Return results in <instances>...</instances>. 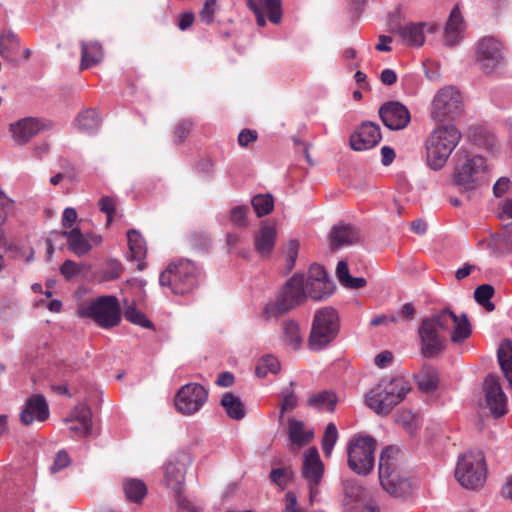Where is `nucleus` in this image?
Segmentation results:
<instances>
[{
	"label": "nucleus",
	"mask_w": 512,
	"mask_h": 512,
	"mask_svg": "<svg viewBox=\"0 0 512 512\" xmlns=\"http://www.w3.org/2000/svg\"><path fill=\"white\" fill-rule=\"evenodd\" d=\"M453 325L451 341L460 344L470 337L471 324L466 314L456 315L449 309H443L430 318L422 320L418 334L421 341V353L424 357L433 358L446 349V338L440 330L446 331Z\"/></svg>",
	"instance_id": "nucleus-1"
},
{
	"label": "nucleus",
	"mask_w": 512,
	"mask_h": 512,
	"mask_svg": "<svg viewBox=\"0 0 512 512\" xmlns=\"http://www.w3.org/2000/svg\"><path fill=\"white\" fill-rule=\"evenodd\" d=\"M411 390L409 381L403 376L382 379L366 396L369 408L377 414L386 415L399 404Z\"/></svg>",
	"instance_id": "nucleus-2"
},
{
	"label": "nucleus",
	"mask_w": 512,
	"mask_h": 512,
	"mask_svg": "<svg viewBox=\"0 0 512 512\" xmlns=\"http://www.w3.org/2000/svg\"><path fill=\"white\" fill-rule=\"evenodd\" d=\"M461 138V132L454 125H442L434 129L426 141L428 165L433 170L441 169Z\"/></svg>",
	"instance_id": "nucleus-3"
},
{
	"label": "nucleus",
	"mask_w": 512,
	"mask_h": 512,
	"mask_svg": "<svg viewBox=\"0 0 512 512\" xmlns=\"http://www.w3.org/2000/svg\"><path fill=\"white\" fill-rule=\"evenodd\" d=\"M340 332V317L330 306L316 310L308 337V347L312 351L327 348L337 338Z\"/></svg>",
	"instance_id": "nucleus-4"
},
{
	"label": "nucleus",
	"mask_w": 512,
	"mask_h": 512,
	"mask_svg": "<svg viewBox=\"0 0 512 512\" xmlns=\"http://www.w3.org/2000/svg\"><path fill=\"white\" fill-rule=\"evenodd\" d=\"M307 299L305 288V276L300 273L294 274L279 290L274 303L267 304L262 311L266 319L277 317L286 313Z\"/></svg>",
	"instance_id": "nucleus-5"
},
{
	"label": "nucleus",
	"mask_w": 512,
	"mask_h": 512,
	"mask_svg": "<svg viewBox=\"0 0 512 512\" xmlns=\"http://www.w3.org/2000/svg\"><path fill=\"white\" fill-rule=\"evenodd\" d=\"M400 450L394 446H387L382 450L379 458L380 484L390 495L400 497L409 489V483L399 468Z\"/></svg>",
	"instance_id": "nucleus-6"
},
{
	"label": "nucleus",
	"mask_w": 512,
	"mask_h": 512,
	"mask_svg": "<svg viewBox=\"0 0 512 512\" xmlns=\"http://www.w3.org/2000/svg\"><path fill=\"white\" fill-rule=\"evenodd\" d=\"M199 275L200 271L192 261L180 259L160 274L159 283L168 285L174 294L184 295L197 286Z\"/></svg>",
	"instance_id": "nucleus-7"
},
{
	"label": "nucleus",
	"mask_w": 512,
	"mask_h": 512,
	"mask_svg": "<svg viewBox=\"0 0 512 512\" xmlns=\"http://www.w3.org/2000/svg\"><path fill=\"white\" fill-rule=\"evenodd\" d=\"M81 318L93 320L103 329L113 328L121 322V309L116 296L106 295L81 304L78 308Z\"/></svg>",
	"instance_id": "nucleus-8"
},
{
	"label": "nucleus",
	"mask_w": 512,
	"mask_h": 512,
	"mask_svg": "<svg viewBox=\"0 0 512 512\" xmlns=\"http://www.w3.org/2000/svg\"><path fill=\"white\" fill-rule=\"evenodd\" d=\"M376 440L369 435L351 438L347 444L348 467L358 475H368L374 468Z\"/></svg>",
	"instance_id": "nucleus-9"
},
{
	"label": "nucleus",
	"mask_w": 512,
	"mask_h": 512,
	"mask_svg": "<svg viewBox=\"0 0 512 512\" xmlns=\"http://www.w3.org/2000/svg\"><path fill=\"white\" fill-rule=\"evenodd\" d=\"M486 474L482 452H467L458 458L455 477L462 487L471 490L481 488L485 483Z\"/></svg>",
	"instance_id": "nucleus-10"
},
{
	"label": "nucleus",
	"mask_w": 512,
	"mask_h": 512,
	"mask_svg": "<svg viewBox=\"0 0 512 512\" xmlns=\"http://www.w3.org/2000/svg\"><path fill=\"white\" fill-rule=\"evenodd\" d=\"M463 111L462 96L455 87L445 86L434 95L430 106V116L434 121L454 120Z\"/></svg>",
	"instance_id": "nucleus-11"
},
{
	"label": "nucleus",
	"mask_w": 512,
	"mask_h": 512,
	"mask_svg": "<svg viewBox=\"0 0 512 512\" xmlns=\"http://www.w3.org/2000/svg\"><path fill=\"white\" fill-rule=\"evenodd\" d=\"M487 164L481 156L468 157L460 164L454 174V185L461 191L472 192L486 182Z\"/></svg>",
	"instance_id": "nucleus-12"
},
{
	"label": "nucleus",
	"mask_w": 512,
	"mask_h": 512,
	"mask_svg": "<svg viewBox=\"0 0 512 512\" xmlns=\"http://www.w3.org/2000/svg\"><path fill=\"white\" fill-rule=\"evenodd\" d=\"M503 49V45L494 37H484L476 44V62L483 71L491 73L504 64Z\"/></svg>",
	"instance_id": "nucleus-13"
},
{
	"label": "nucleus",
	"mask_w": 512,
	"mask_h": 512,
	"mask_svg": "<svg viewBox=\"0 0 512 512\" xmlns=\"http://www.w3.org/2000/svg\"><path fill=\"white\" fill-rule=\"evenodd\" d=\"M208 391L200 384L189 383L181 387L175 398L178 411L185 415L198 412L206 403Z\"/></svg>",
	"instance_id": "nucleus-14"
},
{
	"label": "nucleus",
	"mask_w": 512,
	"mask_h": 512,
	"mask_svg": "<svg viewBox=\"0 0 512 512\" xmlns=\"http://www.w3.org/2000/svg\"><path fill=\"white\" fill-rule=\"evenodd\" d=\"M485 403L494 418H500L508 412V399L500 384L499 377L494 374L486 376L483 382Z\"/></svg>",
	"instance_id": "nucleus-15"
},
{
	"label": "nucleus",
	"mask_w": 512,
	"mask_h": 512,
	"mask_svg": "<svg viewBox=\"0 0 512 512\" xmlns=\"http://www.w3.org/2000/svg\"><path fill=\"white\" fill-rule=\"evenodd\" d=\"M324 473V465L319 457L318 450L315 447L308 448L304 453L302 474L309 486L310 500L318 494V485L320 484Z\"/></svg>",
	"instance_id": "nucleus-16"
},
{
	"label": "nucleus",
	"mask_w": 512,
	"mask_h": 512,
	"mask_svg": "<svg viewBox=\"0 0 512 512\" xmlns=\"http://www.w3.org/2000/svg\"><path fill=\"white\" fill-rule=\"evenodd\" d=\"M379 116L383 124L390 130H401L410 123L411 115L408 108L398 101H388L379 108Z\"/></svg>",
	"instance_id": "nucleus-17"
},
{
	"label": "nucleus",
	"mask_w": 512,
	"mask_h": 512,
	"mask_svg": "<svg viewBox=\"0 0 512 512\" xmlns=\"http://www.w3.org/2000/svg\"><path fill=\"white\" fill-rule=\"evenodd\" d=\"M381 139L380 126L365 121L350 136V146L355 151H365L375 147Z\"/></svg>",
	"instance_id": "nucleus-18"
},
{
	"label": "nucleus",
	"mask_w": 512,
	"mask_h": 512,
	"mask_svg": "<svg viewBox=\"0 0 512 512\" xmlns=\"http://www.w3.org/2000/svg\"><path fill=\"white\" fill-rule=\"evenodd\" d=\"M187 460L188 456L181 454L169 459L165 466L164 482L165 485L173 491V493H178L179 490H184Z\"/></svg>",
	"instance_id": "nucleus-19"
},
{
	"label": "nucleus",
	"mask_w": 512,
	"mask_h": 512,
	"mask_svg": "<svg viewBox=\"0 0 512 512\" xmlns=\"http://www.w3.org/2000/svg\"><path fill=\"white\" fill-rule=\"evenodd\" d=\"M42 120L34 117H26L9 125V132L16 145H25L41 130L45 128Z\"/></svg>",
	"instance_id": "nucleus-20"
},
{
	"label": "nucleus",
	"mask_w": 512,
	"mask_h": 512,
	"mask_svg": "<svg viewBox=\"0 0 512 512\" xmlns=\"http://www.w3.org/2000/svg\"><path fill=\"white\" fill-rule=\"evenodd\" d=\"M49 414L45 397L41 394H33L26 399L20 413V420L24 425H30L34 421L43 422L47 420Z\"/></svg>",
	"instance_id": "nucleus-21"
},
{
	"label": "nucleus",
	"mask_w": 512,
	"mask_h": 512,
	"mask_svg": "<svg viewBox=\"0 0 512 512\" xmlns=\"http://www.w3.org/2000/svg\"><path fill=\"white\" fill-rule=\"evenodd\" d=\"M248 7L253 11L257 25H266V14L274 24H279L282 18L281 0H247Z\"/></svg>",
	"instance_id": "nucleus-22"
},
{
	"label": "nucleus",
	"mask_w": 512,
	"mask_h": 512,
	"mask_svg": "<svg viewBox=\"0 0 512 512\" xmlns=\"http://www.w3.org/2000/svg\"><path fill=\"white\" fill-rule=\"evenodd\" d=\"M435 28L434 24L419 22L398 26L394 31L400 36L404 44L411 47H420L425 42L426 32L432 33Z\"/></svg>",
	"instance_id": "nucleus-23"
},
{
	"label": "nucleus",
	"mask_w": 512,
	"mask_h": 512,
	"mask_svg": "<svg viewBox=\"0 0 512 512\" xmlns=\"http://www.w3.org/2000/svg\"><path fill=\"white\" fill-rule=\"evenodd\" d=\"M56 237L66 238L68 248L78 257L86 255L91 249L90 240L100 242L101 237L92 234L84 235L79 228H73L70 231L54 232Z\"/></svg>",
	"instance_id": "nucleus-24"
},
{
	"label": "nucleus",
	"mask_w": 512,
	"mask_h": 512,
	"mask_svg": "<svg viewBox=\"0 0 512 512\" xmlns=\"http://www.w3.org/2000/svg\"><path fill=\"white\" fill-rule=\"evenodd\" d=\"M465 24L463 16L457 6H455L449 15L445 30H444V44L446 46H456L463 39Z\"/></svg>",
	"instance_id": "nucleus-25"
},
{
	"label": "nucleus",
	"mask_w": 512,
	"mask_h": 512,
	"mask_svg": "<svg viewBox=\"0 0 512 512\" xmlns=\"http://www.w3.org/2000/svg\"><path fill=\"white\" fill-rule=\"evenodd\" d=\"M360 235L358 230L349 224H338L333 226L329 233L330 247L332 250L339 249L342 246L352 245L358 242Z\"/></svg>",
	"instance_id": "nucleus-26"
},
{
	"label": "nucleus",
	"mask_w": 512,
	"mask_h": 512,
	"mask_svg": "<svg viewBox=\"0 0 512 512\" xmlns=\"http://www.w3.org/2000/svg\"><path fill=\"white\" fill-rule=\"evenodd\" d=\"M130 260L136 261L137 269L143 270L146 267L144 259L147 253L146 241L139 231L131 229L127 232Z\"/></svg>",
	"instance_id": "nucleus-27"
},
{
	"label": "nucleus",
	"mask_w": 512,
	"mask_h": 512,
	"mask_svg": "<svg viewBox=\"0 0 512 512\" xmlns=\"http://www.w3.org/2000/svg\"><path fill=\"white\" fill-rule=\"evenodd\" d=\"M20 52V40L11 30H5L0 34V55L11 63H17Z\"/></svg>",
	"instance_id": "nucleus-28"
},
{
	"label": "nucleus",
	"mask_w": 512,
	"mask_h": 512,
	"mask_svg": "<svg viewBox=\"0 0 512 512\" xmlns=\"http://www.w3.org/2000/svg\"><path fill=\"white\" fill-rule=\"evenodd\" d=\"M497 360L501 372L508 382V388L512 392V341L504 339L497 349Z\"/></svg>",
	"instance_id": "nucleus-29"
},
{
	"label": "nucleus",
	"mask_w": 512,
	"mask_h": 512,
	"mask_svg": "<svg viewBox=\"0 0 512 512\" xmlns=\"http://www.w3.org/2000/svg\"><path fill=\"white\" fill-rule=\"evenodd\" d=\"M81 47V64L82 70L88 69L100 63L104 57L103 48L100 43L96 41L80 42Z\"/></svg>",
	"instance_id": "nucleus-30"
},
{
	"label": "nucleus",
	"mask_w": 512,
	"mask_h": 512,
	"mask_svg": "<svg viewBox=\"0 0 512 512\" xmlns=\"http://www.w3.org/2000/svg\"><path fill=\"white\" fill-rule=\"evenodd\" d=\"M276 230L273 226H262L255 236V249L262 256H268L274 248Z\"/></svg>",
	"instance_id": "nucleus-31"
},
{
	"label": "nucleus",
	"mask_w": 512,
	"mask_h": 512,
	"mask_svg": "<svg viewBox=\"0 0 512 512\" xmlns=\"http://www.w3.org/2000/svg\"><path fill=\"white\" fill-rule=\"evenodd\" d=\"M337 401L336 394L328 390L314 393L307 400L310 407L329 412L334 411Z\"/></svg>",
	"instance_id": "nucleus-32"
},
{
	"label": "nucleus",
	"mask_w": 512,
	"mask_h": 512,
	"mask_svg": "<svg viewBox=\"0 0 512 512\" xmlns=\"http://www.w3.org/2000/svg\"><path fill=\"white\" fill-rule=\"evenodd\" d=\"M420 390L424 392H433L438 387V373L436 369L429 365H424L415 376Z\"/></svg>",
	"instance_id": "nucleus-33"
},
{
	"label": "nucleus",
	"mask_w": 512,
	"mask_h": 512,
	"mask_svg": "<svg viewBox=\"0 0 512 512\" xmlns=\"http://www.w3.org/2000/svg\"><path fill=\"white\" fill-rule=\"evenodd\" d=\"M282 339L292 349H298L303 343V336L299 324L294 320H286L282 323Z\"/></svg>",
	"instance_id": "nucleus-34"
},
{
	"label": "nucleus",
	"mask_w": 512,
	"mask_h": 512,
	"mask_svg": "<svg viewBox=\"0 0 512 512\" xmlns=\"http://www.w3.org/2000/svg\"><path fill=\"white\" fill-rule=\"evenodd\" d=\"M221 406L227 415L234 420H241L245 416V409L239 397L231 392H226L221 399Z\"/></svg>",
	"instance_id": "nucleus-35"
},
{
	"label": "nucleus",
	"mask_w": 512,
	"mask_h": 512,
	"mask_svg": "<svg viewBox=\"0 0 512 512\" xmlns=\"http://www.w3.org/2000/svg\"><path fill=\"white\" fill-rule=\"evenodd\" d=\"M307 297L314 300H322L329 297L335 288L332 280L312 281L305 284Z\"/></svg>",
	"instance_id": "nucleus-36"
},
{
	"label": "nucleus",
	"mask_w": 512,
	"mask_h": 512,
	"mask_svg": "<svg viewBox=\"0 0 512 512\" xmlns=\"http://www.w3.org/2000/svg\"><path fill=\"white\" fill-rule=\"evenodd\" d=\"M289 439L293 444L298 446H304L309 443L313 433L304 430V424L302 421L290 418L288 427Z\"/></svg>",
	"instance_id": "nucleus-37"
},
{
	"label": "nucleus",
	"mask_w": 512,
	"mask_h": 512,
	"mask_svg": "<svg viewBox=\"0 0 512 512\" xmlns=\"http://www.w3.org/2000/svg\"><path fill=\"white\" fill-rule=\"evenodd\" d=\"M75 123L81 131L92 133L99 128L100 119L96 110L86 109L77 116Z\"/></svg>",
	"instance_id": "nucleus-38"
},
{
	"label": "nucleus",
	"mask_w": 512,
	"mask_h": 512,
	"mask_svg": "<svg viewBox=\"0 0 512 512\" xmlns=\"http://www.w3.org/2000/svg\"><path fill=\"white\" fill-rule=\"evenodd\" d=\"M66 423L78 422L82 424V430H87L92 426V413L91 409L85 404H79L70 412L69 416L65 419Z\"/></svg>",
	"instance_id": "nucleus-39"
},
{
	"label": "nucleus",
	"mask_w": 512,
	"mask_h": 512,
	"mask_svg": "<svg viewBox=\"0 0 512 512\" xmlns=\"http://www.w3.org/2000/svg\"><path fill=\"white\" fill-rule=\"evenodd\" d=\"M124 492L128 500L139 503L147 494V488L143 481L130 479L124 483Z\"/></svg>",
	"instance_id": "nucleus-40"
},
{
	"label": "nucleus",
	"mask_w": 512,
	"mask_h": 512,
	"mask_svg": "<svg viewBox=\"0 0 512 512\" xmlns=\"http://www.w3.org/2000/svg\"><path fill=\"white\" fill-rule=\"evenodd\" d=\"M280 370L278 359L272 355L263 356L257 363L255 373L258 377L264 378L269 373L276 374Z\"/></svg>",
	"instance_id": "nucleus-41"
},
{
	"label": "nucleus",
	"mask_w": 512,
	"mask_h": 512,
	"mask_svg": "<svg viewBox=\"0 0 512 512\" xmlns=\"http://www.w3.org/2000/svg\"><path fill=\"white\" fill-rule=\"evenodd\" d=\"M493 295L494 288L490 284H482L474 291L475 301L489 312L495 309V305L490 301Z\"/></svg>",
	"instance_id": "nucleus-42"
},
{
	"label": "nucleus",
	"mask_w": 512,
	"mask_h": 512,
	"mask_svg": "<svg viewBox=\"0 0 512 512\" xmlns=\"http://www.w3.org/2000/svg\"><path fill=\"white\" fill-rule=\"evenodd\" d=\"M124 317L127 321L143 328H153V323L146 315L138 310L134 304L127 305L124 310Z\"/></svg>",
	"instance_id": "nucleus-43"
},
{
	"label": "nucleus",
	"mask_w": 512,
	"mask_h": 512,
	"mask_svg": "<svg viewBox=\"0 0 512 512\" xmlns=\"http://www.w3.org/2000/svg\"><path fill=\"white\" fill-rule=\"evenodd\" d=\"M495 246L503 253L512 251V223L503 227L501 233L492 236Z\"/></svg>",
	"instance_id": "nucleus-44"
},
{
	"label": "nucleus",
	"mask_w": 512,
	"mask_h": 512,
	"mask_svg": "<svg viewBox=\"0 0 512 512\" xmlns=\"http://www.w3.org/2000/svg\"><path fill=\"white\" fill-rule=\"evenodd\" d=\"M251 204L257 216L263 217L272 211L274 201L270 194H259L252 198Z\"/></svg>",
	"instance_id": "nucleus-45"
},
{
	"label": "nucleus",
	"mask_w": 512,
	"mask_h": 512,
	"mask_svg": "<svg viewBox=\"0 0 512 512\" xmlns=\"http://www.w3.org/2000/svg\"><path fill=\"white\" fill-rule=\"evenodd\" d=\"M338 440V431L334 423H329L324 431L322 439V450L326 457H329L333 451L334 445Z\"/></svg>",
	"instance_id": "nucleus-46"
},
{
	"label": "nucleus",
	"mask_w": 512,
	"mask_h": 512,
	"mask_svg": "<svg viewBox=\"0 0 512 512\" xmlns=\"http://www.w3.org/2000/svg\"><path fill=\"white\" fill-rule=\"evenodd\" d=\"M343 492L346 498L351 501H358L364 493L363 487L355 479H346L343 481Z\"/></svg>",
	"instance_id": "nucleus-47"
},
{
	"label": "nucleus",
	"mask_w": 512,
	"mask_h": 512,
	"mask_svg": "<svg viewBox=\"0 0 512 512\" xmlns=\"http://www.w3.org/2000/svg\"><path fill=\"white\" fill-rule=\"evenodd\" d=\"M396 423L403 427L409 434L415 433L417 423L414 414L410 411H402L396 418Z\"/></svg>",
	"instance_id": "nucleus-48"
},
{
	"label": "nucleus",
	"mask_w": 512,
	"mask_h": 512,
	"mask_svg": "<svg viewBox=\"0 0 512 512\" xmlns=\"http://www.w3.org/2000/svg\"><path fill=\"white\" fill-rule=\"evenodd\" d=\"M184 490L174 493V498L179 509L187 512H200V507L183 494Z\"/></svg>",
	"instance_id": "nucleus-49"
},
{
	"label": "nucleus",
	"mask_w": 512,
	"mask_h": 512,
	"mask_svg": "<svg viewBox=\"0 0 512 512\" xmlns=\"http://www.w3.org/2000/svg\"><path fill=\"white\" fill-rule=\"evenodd\" d=\"M299 243L296 240H290L285 248V262L287 270H291L296 262L298 255Z\"/></svg>",
	"instance_id": "nucleus-50"
},
{
	"label": "nucleus",
	"mask_w": 512,
	"mask_h": 512,
	"mask_svg": "<svg viewBox=\"0 0 512 512\" xmlns=\"http://www.w3.org/2000/svg\"><path fill=\"white\" fill-rule=\"evenodd\" d=\"M297 404L298 399L292 391L283 392V401L281 403L279 421L282 422L284 413L292 411L294 408H296Z\"/></svg>",
	"instance_id": "nucleus-51"
},
{
	"label": "nucleus",
	"mask_w": 512,
	"mask_h": 512,
	"mask_svg": "<svg viewBox=\"0 0 512 512\" xmlns=\"http://www.w3.org/2000/svg\"><path fill=\"white\" fill-rule=\"evenodd\" d=\"M217 11V0H206L200 12L201 21L205 24H211Z\"/></svg>",
	"instance_id": "nucleus-52"
},
{
	"label": "nucleus",
	"mask_w": 512,
	"mask_h": 512,
	"mask_svg": "<svg viewBox=\"0 0 512 512\" xmlns=\"http://www.w3.org/2000/svg\"><path fill=\"white\" fill-rule=\"evenodd\" d=\"M123 272V267L120 262L113 260L107 264V268L102 274V280L111 281L118 279Z\"/></svg>",
	"instance_id": "nucleus-53"
},
{
	"label": "nucleus",
	"mask_w": 512,
	"mask_h": 512,
	"mask_svg": "<svg viewBox=\"0 0 512 512\" xmlns=\"http://www.w3.org/2000/svg\"><path fill=\"white\" fill-rule=\"evenodd\" d=\"M98 204L100 210L107 216V226L110 225L113 220L116 207L115 199L112 197L104 196L99 200Z\"/></svg>",
	"instance_id": "nucleus-54"
},
{
	"label": "nucleus",
	"mask_w": 512,
	"mask_h": 512,
	"mask_svg": "<svg viewBox=\"0 0 512 512\" xmlns=\"http://www.w3.org/2000/svg\"><path fill=\"white\" fill-rule=\"evenodd\" d=\"M329 279L325 268L319 264H313L310 266L308 275L305 277V284L312 281H323Z\"/></svg>",
	"instance_id": "nucleus-55"
},
{
	"label": "nucleus",
	"mask_w": 512,
	"mask_h": 512,
	"mask_svg": "<svg viewBox=\"0 0 512 512\" xmlns=\"http://www.w3.org/2000/svg\"><path fill=\"white\" fill-rule=\"evenodd\" d=\"M270 480L277 486L284 488L290 478L289 472L283 468H276L270 472Z\"/></svg>",
	"instance_id": "nucleus-56"
},
{
	"label": "nucleus",
	"mask_w": 512,
	"mask_h": 512,
	"mask_svg": "<svg viewBox=\"0 0 512 512\" xmlns=\"http://www.w3.org/2000/svg\"><path fill=\"white\" fill-rule=\"evenodd\" d=\"M247 206H236L231 210V221L238 226L247 225Z\"/></svg>",
	"instance_id": "nucleus-57"
},
{
	"label": "nucleus",
	"mask_w": 512,
	"mask_h": 512,
	"mask_svg": "<svg viewBox=\"0 0 512 512\" xmlns=\"http://www.w3.org/2000/svg\"><path fill=\"white\" fill-rule=\"evenodd\" d=\"M61 274L70 280L81 272V267L72 260H66L60 267Z\"/></svg>",
	"instance_id": "nucleus-58"
},
{
	"label": "nucleus",
	"mask_w": 512,
	"mask_h": 512,
	"mask_svg": "<svg viewBox=\"0 0 512 512\" xmlns=\"http://www.w3.org/2000/svg\"><path fill=\"white\" fill-rule=\"evenodd\" d=\"M70 463V458L65 451H59L54 459V463L51 467L52 472H57L65 467H67Z\"/></svg>",
	"instance_id": "nucleus-59"
},
{
	"label": "nucleus",
	"mask_w": 512,
	"mask_h": 512,
	"mask_svg": "<svg viewBox=\"0 0 512 512\" xmlns=\"http://www.w3.org/2000/svg\"><path fill=\"white\" fill-rule=\"evenodd\" d=\"M336 275L339 282L345 286V284L350 280L351 275L349 273L348 264L345 261H339L336 267Z\"/></svg>",
	"instance_id": "nucleus-60"
},
{
	"label": "nucleus",
	"mask_w": 512,
	"mask_h": 512,
	"mask_svg": "<svg viewBox=\"0 0 512 512\" xmlns=\"http://www.w3.org/2000/svg\"><path fill=\"white\" fill-rule=\"evenodd\" d=\"M257 132L255 130L244 129L238 135V143L242 147L248 146L249 143L256 141Z\"/></svg>",
	"instance_id": "nucleus-61"
},
{
	"label": "nucleus",
	"mask_w": 512,
	"mask_h": 512,
	"mask_svg": "<svg viewBox=\"0 0 512 512\" xmlns=\"http://www.w3.org/2000/svg\"><path fill=\"white\" fill-rule=\"evenodd\" d=\"M511 181L509 178L502 177L497 180L493 186V193L496 197H501L508 190Z\"/></svg>",
	"instance_id": "nucleus-62"
},
{
	"label": "nucleus",
	"mask_w": 512,
	"mask_h": 512,
	"mask_svg": "<svg viewBox=\"0 0 512 512\" xmlns=\"http://www.w3.org/2000/svg\"><path fill=\"white\" fill-rule=\"evenodd\" d=\"M77 219V212L74 208L68 207L64 210L62 216V225L65 228H71Z\"/></svg>",
	"instance_id": "nucleus-63"
},
{
	"label": "nucleus",
	"mask_w": 512,
	"mask_h": 512,
	"mask_svg": "<svg viewBox=\"0 0 512 512\" xmlns=\"http://www.w3.org/2000/svg\"><path fill=\"white\" fill-rule=\"evenodd\" d=\"M499 209L500 219H512V197L502 202Z\"/></svg>",
	"instance_id": "nucleus-64"
}]
</instances>
